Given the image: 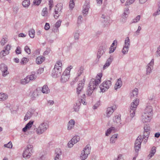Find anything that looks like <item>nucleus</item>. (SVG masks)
Here are the masks:
<instances>
[{
    "instance_id": "1",
    "label": "nucleus",
    "mask_w": 160,
    "mask_h": 160,
    "mask_svg": "<svg viewBox=\"0 0 160 160\" xmlns=\"http://www.w3.org/2000/svg\"><path fill=\"white\" fill-rule=\"evenodd\" d=\"M102 76V73H99L97 74L96 79L92 78L88 86V88L86 94L88 96H91L93 90L97 88V87H98L101 82Z\"/></svg>"
},
{
    "instance_id": "2",
    "label": "nucleus",
    "mask_w": 160,
    "mask_h": 160,
    "mask_svg": "<svg viewBox=\"0 0 160 160\" xmlns=\"http://www.w3.org/2000/svg\"><path fill=\"white\" fill-rule=\"evenodd\" d=\"M152 107L148 106L145 110V112L142 115V121L143 123L150 122L152 112Z\"/></svg>"
},
{
    "instance_id": "3",
    "label": "nucleus",
    "mask_w": 160,
    "mask_h": 160,
    "mask_svg": "<svg viewBox=\"0 0 160 160\" xmlns=\"http://www.w3.org/2000/svg\"><path fill=\"white\" fill-rule=\"evenodd\" d=\"M91 150V147L89 145H87L81 153L80 159L82 160H85L87 157L88 155L90 154Z\"/></svg>"
},
{
    "instance_id": "4",
    "label": "nucleus",
    "mask_w": 160,
    "mask_h": 160,
    "mask_svg": "<svg viewBox=\"0 0 160 160\" xmlns=\"http://www.w3.org/2000/svg\"><path fill=\"white\" fill-rule=\"evenodd\" d=\"M139 102V100L136 99L134 102L131 103V106L130 108V112L131 117L132 118H133L135 115V110Z\"/></svg>"
},
{
    "instance_id": "5",
    "label": "nucleus",
    "mask_w": 160,
    "mask_h": 160,
    "mask_svg": "<svg viewBox=\"0 0 160 160\" xmlns=\"http://www.w3.org/2000/svg\"><path fill=\"white\" fill-rule=\"evenodd\" d=\"M48 128V125L47 122H43L37 129L36 132L38 134L40 135L44 132Z\"/></svg>"
},
{
    "instance_id": "6",
    "label": "nucleus",
    "mask_w": 160,
    "mask_h": 160,
    "mask_svg": "<svg viewBox=\"0 0 160 160\" xmlns=\"http://www.w3.org/2000/svg\"><path fill=\"white\" fill-rule=\"evenodd\" d=\"M112 78H110L112 80ZM111 85V82L110 80H107L104 81L100 85V88L101 92H104L107 90Z\"/></svg>"
},
{
    "instance_id": "7",
    "label": "nucleus",
    "mask_w": 160,
    "mask_h": 160,
    "mask_svg": "<svg viewBox=\"0 0 160 160\" xmlns=\"http://www.w3.org/2000/svg\"><path fill=\"white\" fill-rule=\"evenodd\" d=\"M36 78L35 72H32L30 75L28 76L24 79L21 80V83L22 84H25L28 83L30 81L34 80Z\"/></svg>"
},
{
    "instance_id": "8",
    "label": "nucleus",
    "mask_w": 160,
    "mask_h": 160,
    "mask_svg": "<svg viewBox=\"0 0 160 160\" xmlns=\"http://www.w3.org/2000/svg\"><path fill=\"white\" fill-rule=\"evenodd\" d=\"M32 146L30 145L27 146L26 149L23 151V153L22 156L23 158H30L31 155V152H32Z\"/></svg>"
},
{
    "instance_id": "9",
    "label": "nucleus",
    "mask_w": 160,
    "mask_h": 160,
    "mask_svg": "<svg viewBox=\"0 0 160 160\" xmlns=\"http://www.w3.org/2000/svg\"><path fill=\"white\" fill-rule=\"evenodd\" d=\"M130 41L128 37L126 38L125 41V45L122 50V53L125 54H127L128 51L129 46L130 45Z\"/></svg>"
},
{
    "instance_id": "10",
    "label": "nucleus",
    "mask_w": 160,
    "mask_h": 160,
    "mask_svg": "<svg viewBox=\"0 0 160 160\" xmlns=\"http://www.w3.org/2000/svg\"><path fill=\"white\" fill-rule=\"evenodd\" d=\"M62 68H54L52 70V76L53 77L56 78L61 76Z\"/></svg>"
},
{
    "instance_id": "11",
    "label": "nucleus",
    "mask_w": 160,
    "mask_h": 160,
    "mask_svg": "<svg viewBox=\"0 0 160 160\" xmlns=\"http://www.w3.org/2000/svg\"><path fill=\"white\" fill-rule=\"evenodd\" d=\"M90 2L88 0L86 1L83 7L82 13L85 16L87 14L89 8H90Z\"/></svg>"
},
{
    "instance_id": "12",
    "label": "nucleus",
    "mask_w": 160,
    "mask_h": 160,
    "mask_svg": "<svg viewBox=\"0 0 160 160\" xmlns=\"http://www.w3.org/2000/svg\"><path fill=\"white\" fill-rule=\"evenodd\" d=\"M0 68L3 77H5L9 74V72L8 71L7 66L5 64L1 63L0 65Z\"/></svg>"
},
{
    "instance_id": "13",
    "label": "nucleus",
    "mask_w": 160,
    "mask_h": 160,
    "mask_svg": "<svg viewBox=\"0 0 160 160\" xmlns=\"http://www.w3.org/2000/svg\"><path fill=\"white\" fill-rule=\"evenodd\" d=\"M85 80L84 79L79 82L78 87L77 88V93L79 95L82 92L84 85Z\"/></svg>"
},
{
    "instance_id": "14",
    "label": "nucleus",
    "mask_w": 160,
    "mask_h": 160,
    "mask_svg": "<svg viewBox=\"0 0 160 160\" xmlns=\"http://www.w3.org/2000/svg\"><path fill=\"white\" fill-rule=\"evenodd\" d=\"M106 51L105 48L103 47L102 46H101L100 47L99 49L97 55V58H98V60L99 61V59L101 58V56Z\"/></svg>"
},
{
    "instance_id": "15",
    "label": "nucleus",
    "mask_w": 160,
    "mask_h": 160,
    "mask_svg": "<svg viewBox=\"0 0 160 160\" xmlns=\"http://www.w3.org/2000/svg\"><path fill=\"white\" fill-rule=\"evenodd\" d=\"M63 4L62 3H58L56 6V8L54 9V12L55 14H58V12H61L62 9Z\"/></svg>"
},
{
    "instance_id": "16",
    "label": "nucleus",
    "mask_w": 160,
    "mask_h": 160,
    "mask_svg": "<svg viewBox=\"0 0 160 160\" xmlns=\"http://www.w3.org/2000/svg\"><path fill=\"white\" fill-rule=\"evenodd\" d=\"M55 152L56 155L55 158V160H61L59 158L62 154V152L60 148H57L56 149Z\"/></svg>"
},
{
    "instance_id": "17",
    "label": "nucleus",
    "mask_w": 160,
    "mask_h": 160,
    "mask_svg": "<svg viewBox=\"0 0 160 160\" xmlns=\"http://www.w3.org/2000/svg\"><path fill=\"white\" fill-rule=\"evenodd\" d=\"M113 60L112 57L110 56V57L107 59L105 64L104 65L103 69L106 68V67H108L111 64Z\"/></svg>"
},
{
    "instance_id": "18",
    "label": "nucleus",
    "mask_w": 160,
    "mask_h": 160,
    "mask_svg": "<svg viewBox=\"0 0 160 160\" xmlns=\"http://www.w3.org/2000/svg\"><path fill=\"white\" fill-rule=\"evenodd\" d=\"M150 132L148 131H144L143 134L142 135V139H143L144 142L146 143L148 139Z\"/></svg>"
},
{
    "instance_id": "19",
    "label": "nucleus",
    "mask_w": 160,
    "mask_h": 160,
    "mask_svg": "<svg viewBox=\"0 0 160 160\" xmlns=\"http://www.w3.org/2000/svg\"><path fill=\"white\" fill-rule=\"evenodd\" d=\"M114 108L112 107H108L106 111V117H109L114 112Z\"/></svg>"
},
{
    "instance_id": "20",
    "label": "nucleus",
    "mask_w": 160,
    "mask_h": 160,
    "mask_svg": "<svg viewBox=\"0 0 160 160\" xmlns=\"http://www.w3.org/2000/svg\"><path fill=\"white\" fill-rule=\"evenodd\" d=\"M122 85V82L121 78H119L117 80L116 82L115 87L114 88L115 90H117L118 88H120L121 87Z\"/></svg>"
},
{
    "instance_id": "21",
    "label": "nucleus",
    "mask_w": 160,
    "mask_h": 160,
    "mask_svg": "<svg viewBox=\"0 0 160 160\" xmlns=\"http://www.w3.org/2000/svg\"><path fill=\"white\" fill-rule=\"evenodd\" d=\"M33 113V112L31 110H28L24 117V120L25 121H27L28 119H30Z\"/></svg>"
},
{
    "instance_id": "22",
    "label": "nucleus",
    "mask_w": 160,
    "mask_h": 160,
    "mask_svg": "<svg viewBox=\"0 0 160 160\" xmlns=\"http://www.w3.org/2000/svg\"><path fill=\"white\" fill-rule=\"evenodd\" d=\"M75 125V121L74 119H71L70 120L68 124V129L71 130L73 128Z\"/></svg>"
},
{
    "instance_id": "23",
    "label": "nucleus",
    "mask_w": 160,
    "mask_h": 160,
    "mask_svg": "<svg viewBox=\"0 0 160 160\" xmlns=\"http://www.w3.org/2000/svg\"><path fill=\"white\" fill-rule=\"evenodd\" d=\"M42 92L43 93H48L50 92V90L47 85H44L42 88Z\"/></svg>"
},
{
    "instance_id": "24",
    "label": "nucleus",
    "mask_w": 160,
    "mask_h": 160,
    "mask_svg": "<svg viewBox=\"0 0 160 160\" xmlns=\"http://www.w3.org/2000/svg\"><path fill=\"white\" fill-rule=\"evenodd\" d=\"M70 76L68 75H64L62 74L61 77V81L62 82H65L69 79Z\"/></svg>"
},
{
    "instance_id": "25",
    "label": "nucleus",
    "mask_w": 160,
    "mask_h": 160,
    "mask_svg": "<svg viewBox=\"0 0 160 160\" xmlns=\"http://www.w3.org/2000/svg\"><path fill=\"white\" fill-rule=\"evenodd\" d=\"M8 98L7 94L3 93H0V101H3Z\"/></svg>"
},
{
    "instance_id": "26",
    "label": "nucleus",
    "mask_w": 160,
    "mask_h": 160,
    "mask_svg": "<svg viewBox=\"0 0 160 160\" xmlns=\"http://www.w3.org/2000/svg\"><path fill=\"white\" fill-rule=\"evenodd\" d=\"M81 105V102L80 101L77 102L74 105L73 109L75 112L78 111L80 108V105Z\"/></svg>"
},
{
    "instance_id": "27",
    "label": "nucleus",
    "mask_w": 160,
    "mask_h": 160,
    "mask_svg": "<svg viewBox=\"0 0 160 160\" xmlns=\"http://www.w3.org/2000/svg\"><path fill=\"white\" fill-rule=\"evenodd\" d=\"M45 60V58L43 56H39L36 58V61L37 63L38 64H40Z\"/></svg>"
},
{
    "instance_id": "28",
    "label": "nucleus",
    "mask_w": 160,
    "mask_h": 160,
    "mask_svg": "<svg viewBox=\"0 0 160 160\" xmlns=\"http://www.w3.org/2000/svg\"><path fill=\"white\" fill-rule=\"evenodd\" d=\"M118 134H116L113 135L111 138L110 141L111 143H114L117 140Z\"/></svg>"
},
{
    "instance_id": "29",
    "label": "nucleus",
    "mask_w": 160,
    "mask_h": 160,
    "mask_svg": "<svg viewBox=\"0 0 160 160\" xmlns=\"http://www.w3.org/2000/svg\"><path fill=\"white\" fill-rule=\"evenodd\" d=\"M80 140L79 137L78 136H74L71 140L72 142H73L74 144L77 143Z\"/></svg>"
},
{
    "instance_id": "30",
    "label": "nucleus",
    "mask_w": 160,
    "mask_h": 160,
    "mask_svg": "<svg viewBox=\"0 0 160 160\" xmlns=\"http://www.w3.org/2000/svg\"><path fill=\"white\" fill-rule=\"evenodd\" d=\"M35 30L33 29L30 30L28 31L29 35L31 38H33L35 36Z\"/></svg>"
},
{
    "instance_id": "31",
    "label": "nucleus",
    "mask_w": 160,
    "mask_h": 160,
    "mask_svg": "<svg viewBox=\"0 0 160 160\" xmlns=\"http://www.w3.org/2000/svg\"><path fill=\"white\" fill-rule=\"evenodd\" d=\"M22 5L24 7H27L30 4V2L29 0H24L22 2Z\"/></svg>"
},
{
    "instance_id": "32",
    "label": "nucleus",
    "mask_w": 160,
    "mask_h": 160,
    "mask_svg": "<svg viewBox=\"0 0 160 160\" xmlns=\"http://www.w3.org/2000/svg\"><path fill=\"white\" fill-rule=\"evenodd\" d=\"M9 52H5V51L3 50L0 52V58H2L4 56H6V55L9 53Z\"/></svg>"
},
{
    "instance_id": "33",
    "label": "nucleus",
    "mask_w": 160,
    "mask_h": 160,
    "mask_svg": "<svg viewBox=\"0 0 160 160\" xmlns=\"http://www.w3.org/2000/svg\"><path fill=\"white\" fill-rule=\"evenodd\" d=\"M138 90L137 88H136L133 91L132 95L131 96V98H132L133 97H137L138 94Z\"/></svg>"
},
{
    "instance_id": "34",
    "label": "nucleus",
    "mask_w": 160,
    "mask_h": 160,
    "mask_svg": "<svg viewBox=\"0 0 160 160\" xmlns=\"http://www.w3.org/2000/svg\"><path fill=\"white\" fill-rule=\"evenodd\" d=\"M115 128L114 127H112L109 128L108 129L106 132L105 134L106 136H108V135L110 133L111 131L112 130H115Z\"/></svg>"
},
{
    "instance_id": "35",
    "label": "nucleus",
    "mask_w": 160,
    "mask_h": 160,
    "mask_svg": "<svg viewBox=\"0 0 160 160\" xmlns=\"http://www.w3.org/2000/svg\"><path fill=\"white\" fill-rule=\"evenodd\" d=\"M129 13V9L128 8H126L125 9L124 12L123 14V16L125 18H127Z\"/></svg>"
},
{
    "instance_id": "36",
    "label": "nucleus",
    "mask_w": 160,
    "mask_h": 160,
    "mask_svg": "<svg viewBox=\"0 0 160 160\" xmlns=\"http://www.w3.org/2000/svg\"><path fill=\"white\" fill-rule=\"evenodd\" d=\"M140 15H139L137 16L135 18L133 19L131 23L138 22L140 20Z\"/></svg>"
},
{
    "instance_id": "37",
    "label": "nucleus",
    "mask_w": 160,
    "mask_h": 160,
    "mask_svg": "<svg viewBox=\"0 0 160 160\" xmlns=\"http://www.w3.org/2000/svg\"><path fill=\"white\" fill-rule=\"evenodd\" d=\"M143 140V139H142V136L141 135H139L138 137V138L136 140L135 142H140L141 144Z\"/></svg>"
},
{
    "instance_id": "38",
    "label": "nucleus",
    "mask_w": 160,
    "mask_h": 160,
    "mask_svg": "<svg viewBox=\"0 0 160 160\" xmlns=\"http://www.w3.org/2000/svg\"><path fill=\"white\" fill-rule=\"evenodd\" d=\"M42 15L43 16H46L48 15V11L47 8H43L42 11Z\"/></svg>"
},
{
    "instance_id": "39",
    "label": "nucleus",
    "mask_w": 160,
    "mask_h": 160,
    "mask_svg": "<svg viewBox=\"0 0 160 160\" xmlns=\"http://www.w3.org/2000/svg\"><path fill=\"white\" fill-rule=\"evenodd\" d=\"M62 63L61 61H58V62L55 64L54 68H62Z\"/></svg>"
},
{
    "instance_id": "40",
    "label": "nucleus",
    "mask_w": 160,
    "mask_h": 160,
    "mask_svg": "<svg viewBox=\"0 0 160 160\" xmlns=\"http://www.w3.org/2000/svg\"><path fill=\"white\" fill-rule=\"evenodd\" d=\"M144 129L145 131H148V132H150V128L149 125L146 124L145 125L144 127Z\"/></svg>"
},
{
    "instance_id": "41",
    "label": "nucleus",
    "mask_w": 160,
    "mask_h": 160,
    "mask_svg": "<svg viewBox=\"0 0 160 160\" xmlns=\"http://www.w3.org/2000/svg\"><path fill=\"white\" fill-rule=\"evenodd\" d=\"M135 0H127L125 3V5L128 6L129 5L132 4Z\"/></svg>"
},
{
    "instance_id": "42",
    "label": "nucleus",
    "mask_w": 160,
    "mask_h": 160,
    "mask_svg": "<svg viewBox=\"0 0 160 160\" xmlns=\"http://www.w3.org/2000/svg\"><path fill=\"white\" fill-rule=\"evenodd\" d=\"M7 41L8 39L7 38H3L1 41V44L2 45H4Z\"/></svg>"
},
{
    "instance_id": "43",
    "label": "nucleus",
    "mask_w": 160,
    "mask_h": 160,
    "mask_svg": "<svg viewBox=\"0 0 160 160\" xmlns=\"http://www.w3.org/2000/svg\"><path fill=\"white\" fill-rule=\"evenodd\" d=\"M28 58L24 57L22 59L20 63L22 64H25L28 62Z\"/></svg>"
},
{
    "instance_id": "44",
    "label": "nucleus",
    "mask_w": 160,
    "mask_h": 160,
    "mask_svg": "<svg viewBox=\"0 0 160 160\" xmlns=\"http://www.w3.org/2000/svg\"><path fill=\"white\" fill-rule=\"evenodd\" d=\"M69 5L70 9H72L75 5L74 3L73 0H70Z\"/></svg>"
},
{
    "instance_id": "45",
    "label": "nucleus",
    "mask_w": 160,
    "mask_h": 160,
    "mask_svg": "<svg viewBox=\"0 0 160 160\" xmlns=\"http://www.w3.org/2000/svg\"><path fill=\"white\" fill-rule=\"evenodd\" d=\"M33 121H30L25 126L27 127L28 129H29L32 127V125L33 124Z\"/></svg>"
},
{
    "instance_id": "46",
    "label": "nucleus",
    "mask_w": 160,
    "mask_h": 160,
    "mask_svg": "<svg viewBox=\"0 0 160 160\" xmlns=\"http://www.w3.org/2000/svg\"><path fill=\"white\" fill-rule=\"evenodd\" d=\"M146 74L149 75L152 72L151 68L148 65L147 66Z\"/></svg>"
},
{
    "instance_id": "47",
    "label": "nucleus",
    "mask_w": 160,
    "mask_h": 160,
    "mask_svg": "<svg viewBox=\"0 0 160 160\" xmlns=\"http://www.w3.org/2000/svg\"><path fill=\"white\" fill-rule=\"evenodd\" d=\"M61 22L62 21L60 20H59L55 24V27L58 29V28H59L61 25Z\"/></svg>"
},
{
    "instance_id": "48",
    "label": "nucleus",
    "mask_w": 160,
    "mask_h": 160,
    "mask_svg": "<svg viewBox=\"0 0 160 160\" xmlns=\"http://www.w3.org/2000/svg\"><path fill=\"white\" fill-rule=\"evenodd\" d=\"M4 146L5 147L11 148H12V145L11 142H10L8 144H5Z\"/></svg>"
},
{
    "instance_id": "49",
    "label": "nucleus",
    "mask_w": 160,
    "mask_h": 160,
    "mask_svg": "<svg viewBox=\"0 0 160 160\" xmlns=\"http://www.w3.org/2000/svg\"><path fill=\"white\" fill-rule=\"evenodd\" d=\"M25 51L28 54L31 53V51L30 48L28 46H26L24 48Z\"/></svg>"
},
{
    "instance_id": "50",
    "label": "nucleus",
    "mask_w": 160,
    "mask_h": 160,
    "mask_svg": "<svg viewBox=\"0 0 160 160\" xmlns=\"http://www.w3.org/2000/svg\"><path fill=\"white\" fill-rule=\"evenodd\" d=\"M79 32L77 31L74 34V38L75 39H78L79 36Z\"/></svg>"
},
{
    "instance_id": "51",
    "label": "nucleus",
    "mask_w": 160,
    "mask_h": 160,
    "mask_svg": "<svg viewBox=\"0 0 160 160\" xmlns=\"http://www.w3.org/2000/svg\"><path fill=\"white\" fill-rule=\"evenodd\" d=\"M121 121L120 115L117 116V118H115L114 122H115L117 123H120Z\"/></svg>"
},
{
    "instance_id": "52",
    "label": "nucleus",
    "mask_w": 160,
    "mask_h": 160,
    "mask_svg": "<svg viewBox=\"0 0 160 160\" xmlns=\"http://www.w3.org/2000/svg\"><path fill=\"white\" fill-rule=\"evenodd\" d=\"M116 47H114L112 45H111L110 48V50L109 51V53H111L114 52L115 50Z\"/></svg>"
},
{
    "instance_id": "53",
    "label": "nucleus",
    "mask_w": 160,
    "mask_h": 160,
    "mask_svg": "<svg viewBox=\"0 0 160 160\" xmlns=\"http://www.w3.org/2000/svg\"><path fill=\"white\" fill-rule=\"evenodd\" d=\"M114 160H123L122 155L119 154L118 158H114Z\"/></svg>"
},
{
    "instance_id": "54",
    "label": "nucleus",
    "mask_w": 160,
    "mask_h": 160,
    "mask_svg": "<svg viewBox=\"0 0 160 160\" xmlns=\"http://www.w3.org/2000/svg\"><path fill=\"white\" fill-rule=\"evenodd\" d=\"M41 1L42 0H34L33 2V3L34 4L38 5L41 3Z\"/></svg>"
},
{
    "instance_id": "55",
    "label": "nucleus",
    "mask_w": 160,
    "mask_h": 160,
    "mask_svg": "<svg viewBox=\"0 0 160 160\" xmlns=\"http://www.w3.org/2000/svg\"><path fill=\"white\" fill-rule=\"evenodd\" d=\"M49 8L50 10H51L52 6L53 5V0H49Z\"/></svg>"
},
{
    "instance_id": "56",
    "label": "nucleus",
    "mask_w": 160,
    "mask_h": 160,
    "mask_svg": "<svg viewBox=\"0 0 160 160\" xmlns=\"http://www.w3.org/2000/svg\"><path fill=\"white\" fill-rule=\"evenodd\" d=\"M156 53V56L157 57H158L160 56V46H159L157 48Z\"/></svg>"
},
{
    "instance_id": "57",
    "label": "nucleus",
    "mask_w": 160,
    "mask_h": 160,
    "mask_svg": "<svg viewBox=\"0 0 160 160\" xmlns=\"http://www.w3.org/2000/svg\"><path fill=\"white\" fill-rule=\"evenodd\" d=\"M20 49H21L20 48L19 46L16 49L15 51V52L17 54H20L21 53Z\"/></svg>"
},
{
    "instance_id": "58",
    "label": "nucleus",
    "mask_w": 160,
    "mask_h": 160,
    "mask_svg": "<svg viewBox=\"0 0 160 160\" xmlns=\"http://www.w3.org/2000/svg\"><path fill=\"white\" fill-rule=\"evenodd\" d=\"M51 50L49 48H47L46 50L44 52L43 55H48L50 52Z\"/></svg>"
},
{
    "instance_id": "59",
    "label": "nucleus",
    "mask_w": 160,
    "mask_h": 160,
    "mask_svg": "<svg viewBox=\"0 0 160 160\" xmlns=\"http://www.w3.org/2000/svg\"><path fill=\"white\" fill-rule=\"evenodd\" d=\"M100 104V101H98L96 103L93 107V109H95L99 107V105Z\"/></svg>"
},
{
    "instance_id": "60",
    "label": "nucleus",
    "mask_w": 160,
    "mask_h": 160,
    "mask_svg": "<svg viewBox=\"0 0 160 160\" xmlns=\"http://www.w3.org/2000/svg\"><path fill=\"white\" fill-rule=\"evenodd\" d=\"M78 79V77L75 78L73 80H72L71 83V85H73L74 84L75 82L77 81Z\"/></svg>"
},
{
    "instance_id": "61",
    "label": "nucleus",
    "mask_w": 160,
    "mask_h": 160,
    "mask_svg": "<svg viewBox=\"0 0 160 160\" xmlns=\"http://www.w3.org/2000/svg\"><path fill=\"white\" fill-rule=\"evenodd\" d=\"M11 46L10 45L8 44L7 45L5 48L4 50V51H5V52H9V50L10 49Z\"/></svg>"
},
{
    "instance_id": "62",
    "label": "nucleus",
    "mask_w": 160,
    "mask_h": 160,
    "mask_svg": "<svg viewBox=\"0 0 160 160\" xmlns=\"http://www.w3.org/2000/svg\"><path fill=\"white\" fill-rule=\"evenodd\" d=\"M141 148V146H134V148L135 152L136 153H138L139 151V149Z\"/></svg>"
},
{
    "instance_id": "63",
    "label": "nucleus",
    "mask_w": 160,
    "mask_h": 160,
    "mask_svg": "<svg viewBox=\"0 0 160 160\" xmlns=\"http://www.w3.org/2000/svg\"><path fill=\"white\" fill-rule=\"evenodd\" d=\"M49 24L48 23H46L44 27L45 30H47L50 28Z\"/></svg>"
},
{
    "instance_id": "64",
    "label": "nucleus",
    "mask_w": 160,
    "mask_h": 160,
    "mask_svg": "<svg viewBox=\"0 0 160 160\" xmlns=\"http://www.w3.org/2000/svg\"><path fill=\"white\" fill-rule=\"evenodd\" d=\"M156 151V147H153L152 148V149L151 150V151L150 152L151 154H152L153 155H154V153H155Z\"/></svg>"
}]
</instances>
